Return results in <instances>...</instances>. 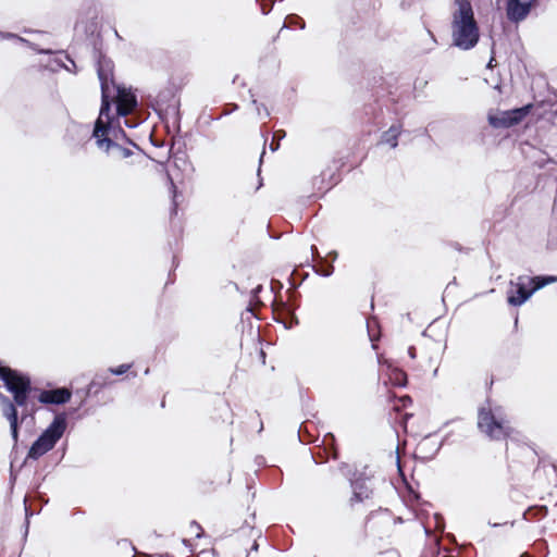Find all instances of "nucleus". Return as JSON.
<instances>
[{
  "mask_svg": "<svg viewBox=\"0 0 557 557\" xmlns=\"http://www.w3.org/2000/svg\"><path fill=\"white\" fill-rule=\"evenodd\" d=\"M190 529H194L196 531L197 539H200L202 536V533H201L202 529H201L200 524L197 523L196 521L190 522Z\"/></svg>",
  "mask_w": 557,
  "mask_h": 557,
  "instance_id": "f3484780",
  "label": "nucleus"
},
{
  "mask_svg": "<svg viewBox=\"0 0 557 557\" xmlns=\"http://www.w3.org/2000/svg\"><path fill=\"white\" fill-rule=\"evenodd\" d=\"M533 0H507L506 13L509 21L518 23L523 21L532 5Z\"/></svg>",
  "mask_w": 557,
  "mask_h": 557,
  "instance_id": "1a4fd4ad",
  "label": "nucleus"
},
{
  "mask_svg": "<svg viewBox=\"0 0 557 557\" xmlns=\"http://www.w3.org/2000/svg\"><path fill=\"white\" fill-rule=\"evenodd\" d=\"M251 549H253V550H258V544H257L256 542L253 543V545H252Z\"/></svg>",
  "mask_w": 557,
  "mask_h": 557,
  "instance_id": "bb28decb",
  "label": "nucleus"
},
{
  "mask_svg": "<svg viewBox=\"0 0 557 557\" xmlns=\"http://www.w3.org/2000/svg\"><path fill=\"white\" fill-rule=\"evenodd\" d=\"M372 324H376V321L375 320H372V321L368 320V322H367L368 333H369L370 339L372 342H374L376 339V337H375L374 334H372V331H371Z\"/></svg>",
  "mask_w": 557,
  "mask_h": 557,
  "instance_id": "a211bd4d",
  "label": "nucleus"
},
{
  "mask_svg": "<svg viewBox=\"0 0 557 557\" xmlns=\"http://www.w3.org/2000/svg\"><path fill=\"white\" fill-rule=\"evenodd\" d=\"M322 276H330L332 274V271H325V272H318Z\"/></svg>",
  "mask_w": 557,
  "mask_h": 557,
  "instance_id": "b1692460",
  "label": "nucleus"
},
{
  "mask_svg": "<svg viewBox=\"0 0 557 557\" xmlns=\"http://www.w3.org/2000/svg\"><path fill=\"white\" fill-rule=\"evenodd\" d=\"M537 281H540L539 283H545L548 284V283H553L556 281V277L554 276H547V277H536Z\"/></svg>",
  "mask_w": 557,
  "mask_h": 557,
  "instance_id": "aec40b11",
  "label": "nucleus"
},
{
  "mask_svg": "<svg viewBox=\"0 0 557 557\" xmlns=\"http://www.w3.org/2000/svg\"><path fill=\"white\" fill-rule=\"evenodd\" d=\"M169 180L171 182V188L173 190V211L176 212V201H175V198H176V187L172 181V178L169 176Z\"/></svg>",
  "mask_w": 557,
  "mask_h": 557,
  "instance_id": "6ab92c4d",
  "label": "nucleus"
},
{
  "mask_svg": "<svg viewBox=\"0 0 557 557\" xmlns=\"http://www.w3.org/2000/svg\"><path fill=\"white\" fill-rule=\"evenodd\" d=\"M350 486L352 490V496L350 498L351 505H355L357 503H362L372 496L373 491L369 484V479H367L364 476H358V478L351 480Z\"/></svg>",
  "mask_w": 557,
  "mask_h": 557,
  "instance_id": "9d476101",
  "label": "nucleus"
},
{
  "mask_svg": "<svg viewBox=\"0 0 557 557\" xmlns=\"http://www.w3.org/2000/svg\"><path fill=\"white\" fill-rule=\"evenodd\" d=\"M125 124H126L127 127H132V125L128 124L127 121H125Z\"/></svg>",
  "mask_w": 557,
  "mask_h": 557,
  "instance_id": "cd10ccee",
  "label": "nucleus"
},
{
  "mask_svg": "<svg viewBox=\"0 0 557 557\" xmlns=\"http://www.w3.org/2000/svg\"><path fill=\"white\" fill-rule=\"evenodd\" d=\"M545 286V283H536L534 287L528 289L525 286V278L522 276L518 277V282H510L508 292H507V301L511 306H521L524 304L531 295Z\"/></svg>",
  "mask_w": 557,
  "mask_h": 557,
  "instance_id": "0eeeda50",
  "label": "nucleus"
},
{
  "mask_svg": "<svg viewBox=\"0 0 557 557\" xmlns=\"http://www.w3.org/2000/svg\"><path fill=\"white\" fill-rule=\"evenodd\" d=\"M7 389L13 394L14 401H11L9 397L0 393V405L2 408L3 416L8 419L11 429V435L14 443L18 441V416L16 406L22 408L23 422L28 414H32L35 409L34 406L28 409V395L30 392V379L28 375L18 374L14 380H4Z\"/></svg>",
  "mask_w": 557,
  "mask_h": 557,
  "instance_id": "f03ea898",
  "label": "nucleus"
},
{
  "mask_svg": "<svg viewBox=\"0 0 557 557\" xmlns=\"http://www.w3.org/2000/svg\"><path fill=\"white\" fill-rule=\"evenodd\" d=\"M72 393L66 387H60L54 389H45L39 396L38 400L45 405H63L70 401Z\"/></svg>",
  "mask_w": 557,
  "mask_h": 557,
  "instance_id": "9b49d317",
  "label": "nucleus"
},
{
  "mask_svg": "<svg viewBox=\"0 0 557 557\" xmlns=\"http://www.w3.org/2000/svg\"><path fill=\"white\" fill-rule=\"evenodd\" d=\"M128 369H129L128 364H121L120 367H117L115 369H111V372L115 375H121V374H124L125 372H127Z\"/></svg>",
  "mask_w": 557,
  "mask_h": 557,
  "instance_id": "dca6fc26",
  "label": "nucleus"
},
{
  "mask_svg": "<svg viewBox=\"0 0 557 557\" xmlns=\"http://www.w3.org/2000/svg\"><path fill=\"white\" fill-rule=\"evenodd\" d=\"M456 10L451 16L453 44L461 50H470L479 41L480 32L469 0H455Z\"/></svg>",
  "mask_w": 557,
  "mask_h": 557,
  "instance_id": "7ed1b4c3",
  "label": "nucleus"
},
{
  "mask_svg": "<svg viewBox=\"0 0 557 557\" xmlns=\"http://www.w3.org/2000/svg\"><path fill=\"white\" fill-rule=\"evenodd\" d=\"M531 108L532 104H527L521 108L502 111L496 115H488V122L495 128H508L523 121Z\"/></svg>",
  "mask_w": 557,
  "mask_h": 557,
  "instance_id": "423d86ee",
  "label": "nucleus"
},
{
  "mask_svg": "<svg viewBox=\"0 0 557 557\" xmlns=\"http://www.w3.org/2000/svg\"><path fill=\"white\" fill-rule=\"evenodd\" d=\"M332 457H333L334 459H336V458H337V453H336V450H335L334 448H332Z\"/></svg>",
  "mask_w": 557,
  "mask_h": 557,
  "instance_id": "393cba45",
  "label": "nucleus"
},
{
  "mask_svg": "<svg viewBox=\"0 0 557 557\" xmlns=\"http://www.w3.org/2000/svg\"><path fill=\"white\" fill-rule=\"evenodd\" d=\"M408 355L411 359H414L416 358V348L413 346H410L408 348Z\"/></svg>",
  "mask_w": 557,
  "mask_h": 557,
  "instance_id": "412c9836",
  "label": "nucleus"
},
{
  "mask_svg": "<svg viewBox=\"0 0 557 557\" xmlns=\"http://www.w3.org/2000/svg\"><path fill=\"white\" fill-rule=\"evenodd\" d=\"M97 74L101 88V108L95 123L92 137L96 139L99 148H102L104 145L109 148L113 143L108 137V134L112 129L114 120L110 115V98L117 85L114 81V64L112 60L104 55H99L97 60Z\"/></svg>",
  "mask_w": 557,
  "mask_h": 557,
  "instance_id": "f257e3e1",
  "label": "nucleus"
},
{
  "mask_svg": "<svg viewBox=\"0 0 557 557\" xmlns=\"http://www.w3.org/2000/svg\"><path fill=\"white\" fill-rule=\"evenodd\" d=\"M478 426L490 438L497 441L506 438L511 431L503 408H492L490 405L479 410Z\"/></svg>",
  "mask_w": 557,
  "mask_h": 557,
  "instance_id": "39448f33",
  "label": "nucleus"
},
{
  "mask_svg": "<svg viewBox=\"0 0 557 557\" xmlns=\"http://www.w3.org/2000/svg\"><path fill=\"white\" fill-rule=\"evenodd\" d=\"M391 380L394 385L403 387L406 385L407 375L403 370L395 368L392 370Z\"/></svg>",
  "mask_w": 557,
  "mask_h": 557,
  "instance_id": "ddd939ff",
  "label": "nucleus"
},
{
  "mask_svg": "<svg viewBox=\"0 0 557 557\" xmlns=\"http://www.w3.org/2000/svg\"><path fill=\"white\" fill-rule=\"evenodd\" d=\"M113 99H115L116 102L117 116H126L137 107L136 95L131 89H126L120 85H116V89H114L110 101Z\"/></svg>",
  "mask_w": 557,
  "mask_h": 557,
  "instance_id": "6e6552de",
  "label": "nucleus"
},
{
  "mask_svg": "<svg viewBox=\"0 0 557 557\" xmlns=\"http://www.w3.org/2000/svg\"><path fill=\"white\" fill-rule=\"evenodd\" d=\"M400 401L403 403V406H406L407 403L411 401V399H410V397L406 396V397L400 398Z\"/></svg>",
  "mask_w": 557,
  "mask_h": 557,
  "instance_id": "5701e85b",
  "label": "nucleus"
},
{
  "mask_svg": "<svg viewBox=\"0 0 557 557\" xmlns=\"http://www.w3.org/2000/svg\"><path fill=\"white\" fill-rule=\"evenodd\" d=\"M252 104L256 106V111H257L258 115L261 116L262 115V111H263L264 116H269L270 115V112L268 111V109L263 104H259L256 99H252Z\"/></svg>",
  "mask_w": 557,
  "mask_h": 557,
  "instance_id": "4468645a",
  "label": "nucleus"
},
{
  "mask_svg": "<svg viewBox=\"0 0 557 557\" xmlns=\"http://www.w3.org/2000/svg\"><path fill=\"white\" fill-rule=\"evenodd\" d=\"M66 416L59 413L30 446L27 458L37 460L50 451L66 430Z\"/></svg>",
  "mask_w": 557,
  "mask_h": 557,
  "instance_id": "20e7f679",
  "label": "nucleus"
},
{
  "mask_svg": "<svg viewBox=\"0 0 557 557\" xmlns=\"http://www.w3.org/2000/svg\"><path fill=\"white\" fill-rule=\"evenodd\" d=\"M401 133L400 125H392L382 136V141L389 145L392 148H396L398 145V137Z\"/></svg>",
  "mask_w": 557,
  "mask_h": 557,
  "instance_id": "f8f14e48",
  "label": "nucleus"
},
{
  "mask_svg": "<svg viewBox=\"0 0 557 557\" xmlns=\"http://www.w3.org/2000/svg\"><path fill=\"white\" fill-rule=\"evenodd\" d=\"M295 25H298L301 29L305 28V22L300 18H295Z\"/></svg>",
  "mask_w": 557,
  "mask_h": 557,
  "instance_id": "4be33fe9",
  "label": "nucleus"
},
{
  "mask_svg": "<svg viewBox=\"0 0 557 557\" xmlns=\"http://www.w3.org/2000/svg\"><path fill=\"white\" fill-rule=\"evenodd\" d=\"M111 141L113 143V145H111L109 148H107V147H106V145H104L101 149H104L106 151H109V149H110L111 147H116V148H119L120 150H122V152H123V156H124V157H129V156H131V153H132V152H131V150H128V149H126V148H122V147H120V146H119L117 144H115L113 140H111Z\"/></svg>",
  "mask_w": 557,
  "mask_h": 557,
  "instance_id": "2eb2a0df",
  "label": "nucleus"
},
{
  "mask_svg": "<svg viewBox=\"0 0 557 557\" xmlns=\"http://www.w3.org/2000/svg\"><path fill=\"white\" fill-rule=\"evenodd\" d=\"M277 148H278V144H277L276 146H275V145H273V143L271 144V149H272V151H275Z\"/></svg>",
  "mask_w": 557,
  "mask_h": 557,
  "instance_id": "a878e982",
  "label": "nucleus"
},
{
  "mask_svg": "<svg viewBox=\"0 0 557 557\" xmlns=\"http://www.w3.org/2000/svg\"><path fill=\"white\" fill-rule=\"evenodd\" d=\"M263 154H264V151L262 152V154L260 156V161H262L263 159Z\"/></svg>",
  "mask_w": 557,
  "mask_h": 557,
  "instance_id": "c85d7f7f",
  "label": "nucleus"
}]
</instances>
